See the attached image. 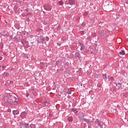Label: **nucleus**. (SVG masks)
<instances>
[{
  "label": "nucleus",
  "instance_id": "obj_1",
  "mask_svg": "<svg viewBox=\"0 0 128 128\" xmlns=\"http://www.w3.org/2000/svg\"><path fill=\"white\" fill-rule=\"evenodd\" d=\"M14 100H16V97L14 96H10L8 97L6 101L5 102V103L7 104V106H12V104H14Z\"/></svg>",
  "mask_w": 128,
  "mask_h": 128
},
{
  "label": "nucleus",
  "instance_id": "obj_2",
  "mask_svg": "<svg viewBox=\"0 0 128 128\" xmlns=\"http://www.w3.org/2000/svg\"><path fill=\"white\" fill-rule=\"evenodd\" d=\"M43 8L46 10H49L50 12L52 10V6L49 4H45L43 6Z\"/></svg>",
  "mask_w": 128,
  "mask_h": 128
},
{
  "label": "nucleus",
  "instance_id": "obj_3",
  "mask_svg": "<svg viewBox=\"0 0 128 128\" xmlns=\"http://www.w3.org/2000/svg\"><path fill=\"white\" fill-rule=\"evenodd\" d=\"M66 4H70V6H74V0H68L66 2Z\"/></svg>",
  "mask_w": 128,
  "mask_h": 128
},
{
  "label": "nucleus",
  "instance_id": "obj_4",
  "mask_svg": "<svg viewBox=\"0 0 128 128\" xmlns=\"http://www.w3.org/2000/svg\"><path fill=\"white\" fill-rule=\"evenodd\" d=\"M62 60H58L56 62L55 64L56 66H58V68H60V66H62Z\"/></svg>",
  "mask_w": 128,
  "mask_h": 128
},
{
  "label": "nucleus",
  "instance_id": "obj_5",
  "mask_svg": "<svg viewBox=\"0 0 128 128\" xmlns=\"http://www.w3.org/2000/svg\"><path fill=\"white\" fill-rule=\"evenodd\" d=\"M114 84H116V86H118V88H122V82H118V84H116V82H114Z\"/></svg>",
  "mask_w": 128,
  "mask_h": 128
},
{
  "label": "nucleus",
  "instance_id": "obj_6",
  "mask_svg": "<svg viewBox=\"0 0 128 128\" xmlns=\"http://www.w3.org/2000/svg\"><path fill=\"white\" fill-rule=\"evenodd\" d=\"M99 34H100L101 36H105L106 34V31H104V30H102L99 32Z\"/></svg>",
  "mask_w": 128,
  "mask_h": 128
},
{
  "label": "nucleus",
  "instance_id": "obj_7",
  "mask_svg": "<svg viewBox=\"0 0 128 128\" xmlns=\"http://www.w3.org/2000/svg\"><path fill=\"white\" fill-rule=\"evenodd\" d=\"M83 120H84V122H87L88 124H94V122L92 121H89L88 120V119L86 118H84Z\"/></svg>",
  "mask_w": 128,
  "mask_h": 128
},
{
  "label": "nucleus",
  "instance_id": "obj_8",
  "mask_svg": "<svg viewBox=\"0 0 128 128\" xmlns=\"http://www.w3.org/2000/svg\"><path fill=\"white\" fill-rule=\"evenodd\" d=\"M24 124L22 122H19L18 126H20L19 128H24Z\"/></svg>",
  "mask_w": 128,
  "mask_h": 128
},
{
  "label": "nucleus",
  "instance_id": "obj_9",
  "mask_svg": "<svg viewBox=\"0 0 128 128\" xmlns=\"http://www.w3.org/2000/svg\"><path fill=\"white\" fill-rule=\"evenodd\" d=\"M26 112H22L20 114V116L22 118H26Z\"/></svg>",
  "mask_w": 128,
  "mask_h": 128
},
{
  "label": "nucleus",
  "instance_id": "obj_10",
  "mask_svg": "<svg viewBox=\"0 0 128 128\" xmlns=\"http://www.w3.org/2000/svg\"><path fill=\"white\" fill-rule=\"evenodd\" d=\"M80 50H84V44L82 43H80Z\"/></svg>",
  "mask_w": 128,
  "mask_h": 128
},
{
  "label": "nucleus",
  "instance_id": "obj_11",
  "mask_svg": "<svg viewBox=\"0 0 128 128\" xmlns=\"http://www.w3.org/2000/svg\"><path fill=\"white\" fill-rule=\"evenodd\" d=\"M12 114H13L16 116V114H20V112H18V110H13L12 111Z\"/></svg>",
  "mask_w": 128,
  "mask_h": 128
},
{
  "label": "nucleus",
  "instance_id": "obj_12",
  "mask_svg": "<svg viewBox=\"0 0 128 128\" xmlns=\"http://www.w3.org/2000/svg\"><path fill=\"white\" fill-rule=\"evenodd\" d=\"M68 120L69 122H72V120H73L74 119H73V118H72V116H70L68 117Z\"/></svg>",
  "mask_w": 128,
  "mask_h": 128
},
{
  "label": "nucleus",
  "instance_id": "obj_13",
  "mask_svg": "<svg viewBox=\"0 0 128 128\" xmlns=\"http://www.w3.org/2000/svg\"><path fill=\"white\" fill-rule=\"evenodd\" d=\"M96 122L98 126H100V120L98 119L96 120Z\"/></svg>",
  "mask_w": 128,
  "mask_h": 128
},
{
  "label": "nucleus",
  "instance_id": "obj_14",
  "mask_svg": "<svg viewBox=\"0 0 128 128\" xmlns=\"http://www.w3.org/2000/svg\"><path fill=\"white\" fill-rule=\"evenodd\" d=\"M24 128H30V124H28L24 123Z\"/></svg>",
  "mask_w": 128,
  "mask_h": 128
},
{
  "label": "nucleus",
  "instance_id": "obj_15",
  "mask_svg": "<svg viewBox=\"0 0 128 128\" xmlns=\"http://www.w3.org/2000/svg\"><path fill=\"white\" fill-rule=\"evenodd\" d=\"M102 78H104V80H108V78L106 77V74H103Z\"/></svg>",
  "mask_w": 128,
  "mask_h": 128
},
{
  "label": "nucleus",
  "instance_id": "obj_16",
  "mask_svg": "<svg viewBox=\"0 0 128 128\" xmlns=\"http://www.w3.org/2000/svg\"><path fill=\"white\" fill-rule=\"evenodd\" d=\"M36 42H38V44H42V41L40 40V37L36 39Z\"/></svg>",
  "mask_w": 128,
  "mask_h": 128
},
{
  "label": "nucleus",
  "instance_id": "obj_17",
  "mask_svg": "<svg viewBox=\"0 0 128 128\" xmlns=\"http://www.w3.org/2000/svg\"><path fill=\"white\" fill-rule=\"evenodd\" d=\"M14 100L13 104H14V106H16V105L18 104V101L16 100V98H15V100Z\"/></svg>",
  "mask_w": 128,
  "mask_h": 128
},
{
  "label": "nucleus",
  "instance_id": "obj_18",
  "mask_svg": "<svg viewBox=\"0 0 128 128\" xmlns=\"http://www.w3.org/2000/svg\"><path fill=\"white\" fill-rule=\"evenodd\" d=\"M40 40L41 42H44V40H46V38H44V37H40Z\"/></svg>",
  "mask_w": 128,
  "mask_h": 128
},
{
  "label": "nucleus",
  "instance_id": "obj_19",
  "mask_svg": "<svg viewBox=\"0 0 128 128\" xmlns=\"http://www.w3.org/2000/svg\"><path fill=\"white\" fill-rule=\"evenodd\" d=\"M120 54H122V56H124V50H122L121 52H119Z\"/></svg>",
  "mask_w": 128,
  "mask_h": 128
},
{
  "label": "nucleus",
  "instance_id": "obj_20",
  "mask_svg": "<svg viewBox=\"0 0 128 128\" xmlns=\"http://www.w3.org/2000/svg\"><path fill=\"white\" fill-rule=\"evenodd\" d=\"M30 128H36V125L34 124H31L30 125Z\"/></svg>",
  "mask_w": 128,
  "mask_h": 128
},
{
  "label": "nucleus",
  "instance_id": "obj_21",
  "mask_svg": "<svg viewBox=\"0 0 128 128\" xmlns=\"http://www.w3.org/2000/svg\"><path fill=\"white\" fill-rule=\"evenodd\" d=\"M58 4L60 6H62V4H64V2L62 0H60Z\"/></svg>",
  "mask_w": 128,
  "mask_h": 128
},
{
  "label": "nucleus",
  "instance_id": "obj_22",
  "mask_svg": "<svg viewBox=\"0 0 128 128\" xmlns=\"http://www.w3.org/2000/svg\"><path fill=\"white\" fill-rule=\"evenodd\" d=\"M93 76L94 78H98V76L99 75L96 73H94V74H93Z\"/></svg>",
  "mask_w": 128,
  "mask_h": 128
},
{
  "label": "nucleus",
  "instance_id": "obj_23",
  "mask_svg": "<svg viewBox=\"0 0 128 128\" xmlns=\"http://www.w3.org/2000/svg\"><path fill=\"white\" fill-rule=\"evenodd\" d=\"M71 111L73 112H76V108H72L71 109Z\"/></svg>",
  "mask_w": 128,
  "mask_h": 128
},
{
  "label": "nucleus",
  "instance_id": "obj_24",
  "mask_svg": "<svg viewBox=\"0 0 128 128\" xmlns=\"http://www.w3.org/2000/svg\"><path fill=\"white\" fill-rule=\"evenodd\" d=\"M44 106H48V103L47 102H44Z\"/></svg>",
  "mask_w": 128,
  "mask_h": 128
},
{
  "label": "nucleus",
  "instance_id": "obj_25",
  "mask_svg": "<svg viewBox=\"0 0 128 128\" xmlns=\"http://www.w3.org/2000/svg\"><path fill=\"white\" fill-rule=\"evenodd\" d=\"M67 94H72V91H70V90H68L67 91Z\"/></svg>",
  "mask_w": 128,
  "mask_h": 128
},
{
  "label": "nucleus",
  "instance_id": "obj_26",
  "mask_svg": "<svg viewBox=\"0 0 128 128\" xmlns=\"http://www.w3.org/2000/svg\"><path fill=\"white\" fill-rule=\"evenodd\" d=\"M45 40H46V42H48V40H50V38H48V36H46L45 38Z\"/></svg>",
  "mask_w": 128,
  "mask_h": 128
},
{
  "label": "nucleus",
  "instance_id": "obj_27",
  "mask_svg": "<svg viewBox=\"0 0 128 128\" xmlns=\"http://www.w3.org/2000/svg\"><path fill=\"white\" fill-rule=\"evenodd\" d=\"M88 13L87 12H84V16H88Z\"/></svg>",
  "mask_w": 128,
  "mask_h": 128
},
{
  "label": "nucleus",
  "instance_id": "obj_28",
  "mask_svg": "<svg viewBox=\"0 0 128 128\" xmlns=\"http://www.w3.org/2000/svg\"><path fill=\"white\" fill-rule=\"evenodd\" d=\"M26 22H30V18H26Z\"/></svg>",
  "mask_w": 128,
  "mask_h": 128
},
{
  "label": "nucleus",
  "instance_id": "obj_29",
  "mask_svg": "<svg viewBox=\"0 0 128 128\" xmlns=\"http://www.w3.org/2000/svg\"><path fill=\"white\" fill-rule=\"evenodd\" d=\"M16 2H18V4H20V0H16Z\"/></svg>",
  "mask_w": 128,
  "mask_h": 128
},
{
  "label": "nucleus",
  "instance_id": "obj_30",
  "mask_svg": "<svg viewBox=\"0 0 128 128\" xmlns=\"http://www.w3.org/2000/svg\"><path fill=\"white\" fill-rule=\"evenodd\" d=\"M31 14H32V13H28L26 14V16H30Z\"/></svg>",
  "mask_w": 128,
  "mask_h": 128
},
{
  "label": "nucleus",
  "instance_id": "obj_31",
  "mask_svg": "<svg viewBox=\"0 0 128 128\" xmlns=\"http://www.w3.org/2000/svg\"><path fill=\"white\" fill-rule=\"evenodd\" d=\"M40 66H41V68H44V64H40Z\"/></svg>",
  "mask_w": 128,
  "mask_h": 128
},
{
  "label": "nucleus",
  "instance_id": "obj_32",
  "mask_svg": "<svg viewBox=\"0 0 128 128\" xmlns=\"http://www.w3.org/2000/svg\"><path fill=\"white\" fill-rule=\"evenodd\" d=\"M28 32H26V33H24V36H28Z\"/></svg>",
  "mask_w": 128,
  "mask_h": 128
},
{
  "label": "nucleus",
  "instance_id": "obj_33",
  "mask_svg": "<svg viewBox=\"0 0 128 128\" xmlns=\"http://www.w3.org/2000/svg\"><path fill=\"white\" fill-rule=\"evenodd\" d=\"M110 80H114V77H111V78H110Z\"/></svg>",
  "mask_w": 128,
  "mask_h": 128
},
{
  "label": "nucleus",
  "instance_id": "obj_34",
  "mask_svg": "<svg viewBox=\"0 0 128 128\" xmlns=\"http://www.w3.org/2000/svg\"><path fill=\"white\" fill-rule=\"evenodd\" d=\"M28 96H30V94H28V93H26V98H28Z\"/></svg>",
  "mask_w": 128,
  "mask_h": 128
},
{
  "label": "nucleus",
  "instance_id": "obj_35",
  "mask_svg": "<svg viewBox=\"0 0 128 128\" xmlns=\"http://www.w3.org/2000/svg\"><path fill=\"white\" fill-rule=\"evenodd\" d=\"M24 12H28V8L24 10Z\"/></svg>",
  "mask_w": 128,
  "mask_h": 128
},
{
  "label": "nucleus",
  "instance_id": "obj_36",
  "mask_svg": "<svg viewBox=\"0 0 128 128\" xmlns=\"http://www.w3.org/2000/svg\"><path fill=\"white\" fill-rule=\"evenodd\" d=\"M75 54L77 58H78V54L76 53V54Z\"/></svg>",
  "mask_w": 128,
  "mask_h": 128
},
{
  "label": "nucleus",
  "instance_id": "obj_37",
  "mask_svg": "<svg viewBox=\"0 0 128 128\" xmlns=\"http://www.w3.org/2000/svg\"><path fill=\"white\" fill-rule=\"evenodd\" d=\"M100 128H102V125H101V124H100V125L99 126Z\"/></svg>",
  "mask_w": 128,
  "mask_h": 128
},
{
  "label": "nucleus",
  "instance_id": "obj_38",
  "mask_svg": "<svg viewBox=\"0 0 128 128\" xmlns=\"http://www.w3.org/2000/svg\"><path fill=\"white\" fill-rule=\"evenodd\" d=\"M80 18L78 17V18L76 19V20H80Z\"/></svg>",
  "mask_w": 128,
  "mask_h": 128
},
{
  "label": "nucleus",
  "instance_id": "obj_39",
  "mask_svg": "<svg viewBox=\"0 0 128 128\" xmlns=\"http://www.w3.org/2000/svg\"><path fill=\"white\" fill-rule=\"evenodd\" d=\"M22 42V46H24V42Z\"/></svg>",
  "mask_w": 128,
  "mask_h": 128
},
{
  "label": "nucleus",
  "instance_id": "obj_40",
  "mask_svg": "<svg viewBox=\"0 0 128 128\" xmlns=\"http://www.w3.org/2000/svg\"><path fill=\"white\" fill-rule=\"evenodd\" d=\"M88 128H92V126H90V124L88 125Z\"/></svg>",
  "mask_w": 128,
  "mask_h": 128
},
{
  "label": "nucleus",
  "instance_id": "obj_41",
  "mask_svg": "<svg viewBox=\"0 0 128 128\" xmlns=\"http://www.w3.org/2000/svg\"><path fill=\"white\" fill-rule=\"evenodd\" d=\"M2 60V57L0 56V60Z\"/></svg>",
  "mask_w": 128,
  "mask_h": 128
},
{
  "label": "nucleus",
  "instance_id": "obj_42",
  "mask_svg": "<svg viewBox=\"0 0 128 128\" xmlns=\"http://www.w3.org/2000/svg\"><path fill=\"white\" fill-rule=\"evenodd\" d=\"M25 58L28 59V57L27 56H24Z\"/></svg>",
  "mask_w": 128,
  "mask_h": 128
},
{
  "label": "nucleus",
  "instance_id": "obj_43",
  "mask_svg": "<svg viewBox=\"0 0 128 128\" xmlns=\"http://www.w3.org/2000/svg\"><path fill=\"white\" fill-rule=\"evenodd\" d=\"M25 48H28V45H26Z\"/></svg>",
  "mask_w": 128,
  "mask_h": 128
},
{
  "label": "nucleus",
  "instance_id": "obj_44",
  "mask_svg": "<svg viewBox=\"0 0 128 128\" xmlns=\"http://www.w3.org/2000/svg\"><path fill=\"white\" fill-rule=\"evenodd\" d=\"M58 44L59 46H62V44Z\"/></svg>",
  "mask_w": 128,
  "mask_h": 128
},
{
  "label": "nucleus",
  "instance_id": "obj_45",
  "mask_svg": "<svg viewBox=\"0 0 128 128\" xmlns=\"http://www.w3.org/2000/svg\"><path fill=\"white\" fill-rule=\"evenodd\" d=\"M43 14H46V12L44 11H43Z\"/></svg>",
  "mask_w": 128,
  "mask_h": 128
},
{
  "label": "nucleus",
  "instance_id": "obj_46",
  "mask_svg": "<svg viewBox=\"0 0 128 128\" xmlns=\"http://www.w3.org/2000/svg\"><path fill=\"white\" fill-rule=\"evenodd\" d=\"M2 68H4V66H2Z\"/></svg>",
  "mask_w": 128,
  "mask_h": 128
},
{
  "label": "nucleus",
  "instance_id": "obj_47",
  "mask_svg": "<svg viewBox=\"0 0 128 128\" xmlns=\"http://www.w3.org/2000/svg\"><path fill=\"white\" fill-rule=\"evenodd\" d=\"M25 110H28V107H25Z\"/></svg>",
  "mask_w": 128,
  "mask_h": 128
},
{
  "label": "nucleus",
  "instance_id": "obj_48",
  "mask_svg": "<svg viewBox=\"0 0 128 128\" xmlns=\"http://www.w3.org/2000/svg\"><path fill=\"white\" fill-rule=\"evenodd\" d=\"M78 114V111H76V112H75V114Z\"/></svg>",
  "mask_w": 128,
  "mask_h": 128
},
{
  "label": "nucleus",
  "instance_id": "obj_49",
  "mask_svg": "<svg viewBox=\"0 0 128 128\" xmlns=\"http://www.w3.org/2000/svg\"><path fill=\"white\" fill-rule=\"evenodd\" d=\"M126 4H128V1L126 2Z\"/></svg>",
  "mask_w": 128,
  "mask_h": 128
},
{
  "label": "nucleus",
  "instance_id": "obj_50",
  "mask_svg": "<svg viewBox=\"0 0 128 128\" xmlns=\"http://www.w3.org/2000/svg\"><path fill=\"white\" fill-rule=\"evenodd\" d=\"M92 123H90V126Z\"/></svg>",
  "mask_w": 128,
  "mask_h": 128
},
{
  "label": "nucleus",
  "instance_id": "obj_51",
  "mask_svg": "<svg viewBox=\"0 0 128 128\" xmlns=\"http://www.w3.org/2000/svg\"><path fill=\"white\" fill-rule=\"evenodd\" d=\"M80 86H82V84H81Z\"/></svg>",
  "mask_w": 128,
  "mask_h": 128
},
{
  "label": "nucleus",
  "instance_id": "obj_52",
  "mask_svg": "<svg viewBox=\"0 0 128 128\" xmlns=\"http://www.w3.org/2000/svg\"><path fill=\"white\" fill-rule=\"evenodd\" d=\"M50 116H52V114H50Z\"/></svg>",
  "mask_w": 128,
  "mask_h": 128
},
{
  "label": "nucleus",
  "instance_id": "obj_53",
  "mask_svg": "<svg viewBox=\"0 0 128 128\" xmlns=\"http://www.w3.org/2000/svg\"><path fill=\"white\" fill-rule=\"evenodd\" d=\"M2 66H0V68H2Z\"/></svg>",
  "mask_w": 128,
  "mask_h": 128
}]
</instances>
